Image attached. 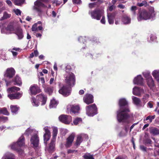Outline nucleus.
Masks as SVG:
<instances>
[{"label":"nucleus","mask_w":159,"mask_h":159,"mask_svg":"<svg viewBox=\"0 0 159 159\" xmlns=\"http://www.w3.org/2000/svg\"><path fill=\"white\" fill-rule=\"evenodd\" d=\"M120 109L116 112V118L119 123H129L130 118V111L128 106V102L125 98H121L119 101Z\"/></svg>","instance_id":"f257e3e1"},{"label":"nucleus","mask_w":159,"mask_h":159,"mask_svg":"<svg viewBox=\"0 0 159 159\" xmlns=\"http://www.w3.org/2000/svg\"><path fill=\"white\" fill-rule=\"evenodd\" d=\"M148 11L146 9L140 10L138 12V19L139 21L142 20H147L153 18L155 16L154 8L153 7H150Z\"/></svg>","instance_id":"f03ea898"},{"label":"nucleus","mask_w":159,"mask_h":159,"mask_svg":"<svg viewBox=\"0 0 159 159\" xmlns=\"http://www.w3.org/2000/svg\"><path fill=\"white\" fill-rule=\"evenodd\" d=\"M20 90V88L16 86L8 88L7 90V97L11 100L19 99L22 95V93L18 92Z\"/></svg>","instance_id":"7ed1b4c3"},{"label":"nucleus","mask_w":159,"mask_h":159,"mask_svg":"<svg viewBox=\"0 0 159 159\" xmlns=\"http://www.w3.org/2000/svg\"><path fill=\"white\" fill-rule=\"evenodd\" d=\"M25 144V138L23 136H21L16 143L11 145V148L16 150L20 154H22L24 151L20 148Z\"/></svg>","instance_id":"20e7f679"},{"label":"nucleus","mask_w":159,"mask_h":159,"mask_svg":"<svg viewBox=\"0 0 159 159\" xmlns=\"http://www.w3.org/2000/svg\"><path fill=\"white\" fill-rule=\"evenodd\" d=\"M104 7L101 6L99 8L97 7L93 11H89V13L93 19L99 20L104 14Z\"/></svg>","instance_id":"39448f33"},{"label":"nucleus","mask_w":159,"mask_h":159,"mask_svg":"<svg viewBox=\"0 0 159 159\" xmlns=\"http://www.w3.org/2000/svg\"><path fill=\"white\" fill-rule=\"evenodd\" d=\"M58 133V129L57 128L55 127L53 129L52 139L51 142L47 147V151L50 153L53 152L55 150V142L56 138Z\"/></svg>","instance_id":"423d86ee"},{"label":"nucleus","mask_w":159,"mask_h":159,"mask_svg":"<svg viewBox=\"0 0 159 159\" xmlns=\"http://www.w3.org/2000/svg\"><path fill=\"white\" fill-rule=\"evenodd\" d=\"M65 80L67 85L71 87L74 86L76 82L75 75L71 72H69L66 77Z\"/></svg>","instance_id":"0eeeda50"},{"label":"nucleus","mask_w":159,"mask_h":159,"mask_svg":"<svg viewBox=\"0 0 159 159\" xmlns=\"http://www.w3.org/2000/svg\"><path fill=\"white\" fill-rule=\"evenodd\" d=\"M86 113L89 116H93L98 113V108L94 103L86 106Z\"/></svg>","instance_id":"6e6552de"},{"label":"nucleus","mask_w":159,"mask_h":159,"mask_svg":"<svg viewBox=\"0 0 159 159\" xmlns=\"http://www.w3.org/2000/svg\"><path fill=\"white\" fill-rule=\"evenodd\" d=\"M71 91V87L67 85H64L61 87L59 92L64 97H67L70 94Z\"/></svg>","instance_id":"1a4fd4ad"},{"label":"nucleus","mask_w":159,"mask_h":159,"mask_svg":"<svg viewBox=\"0 0 159 159\" xmlns=\"http://www.w3.org/2000/svg\"><path fill=\"white\" fill-rule=\"evenodd\" d=\"M31 145L32 147L35 149L39 147V138L37 134L33 135L30 139Z\"/></svg>","instance_id":"9d476101"},{"label":"nucleus","mask_w":159,"mask_h":159,"mask_svg":"<svg viewBox=\"0 0 159 159\" xmlns=\"http://www.w3.org/2000/svg\"><path fill=\"white\" fill-rule=\"evenodd\" d=\"M30 95H35L41 92V89L37 84H34L30 86L29 90Z\"/></svg>","instance_id":"9b49d317"},{"label":"nucleus","mask_w":159,"mask_h":159,"mask_svg":"<svg viewBox=\"0 0 159 159\" xmlns=\"http://www.w3.org/2000/svg\"><path fill=\"white\" fill-rule=\"evenodd\" d=\"M59 119L62 123L66 124H69L71 121L72 117L69 115H61L59 116Z\"/></svg>","instance_id":"f8f14e48"},{"label":"nucleus","mask_w":159,"mask_h":159,"mask_svg":"<svg viewBox=\"0 0 159 159\" xmlns=\"http://www.w3.org/2000/svg\"><path fill=\"white\" fill-rule=\"evenodd\" d=\"M6 85L7 86L11 84V83H13V84L20 86L22 84L21 79L17 75L11 81H8L6 80Z\"/></svg>","instance_id":"ddd939ff"},{"label":"nucleus","mask_w":159,"mask_h":159,"mask_svg":"<svg viewBox=\"0 0 159 159\" xmlns=\"http://www.w3.org/2000/svg\"><path fill=\"white\" fill-rule=\"evenodd\" d=\"M83 101L87 105L92 103L94 102L93 97L90 94H86L84 96Z\"/></svg>","instance_id":"4468645a"},{"label":"nucleus","mask_w":159,"mask_h":159,"mask_svg":"<svg viewBox=\"0 0 159 159\" xmlns=\"http://www.w3.org/2000/svg\"><path fill=\"white\" fill-rule=\"evenodd\" d=\"M43 129L45 132L43 137L44 143L47 145V142L49 140L51 136V133L47 127H45Z\"/></svg>","instance_id":"2eb2a0df"},{"label":"nucleus","mask_w":159,"mask_h":159,"mask_svg":"<svg viewBox=\"0 0 159 159\" xmlns=\"http://www.w3.org/2000/svg\"><path fill=\"white\" fill-rule=\"evenodd\" d=\"M38 101L41 102V105H44L46 104L47 97L43 94H40L36 96Z\"/></svg>","instance_id":"dca6fc26"},{"label":"nucleus","mask_w":159,"mask_h":159,"mask_svg":"<svg viewBox=\"0 0 159 159\" xmlns=\"http://www.w3.org/2000/svg\"><path fill=\"white\" fill-rule=\"evenodd\" d=\"M74 138L75 135L71 134L67 138L65 144V146L66 148H69L71 146Z\"/></svg>","instance_id":"f3484780"},{"label":"nucleus","mask_w":159,"mask_h":159,"mask_svg":"<svg viewBox=\"0 0 159 159\" xmlns=\"http://www.w3.org/2000/svg\"><path fill=\"white\" fill-rule=\"evenodd\" d=\"M15 70L13 68H8L6 70V76L9 78H12L15 75Z\"/></svg>","instance_id":"a211bd4d"},{"label":"nucleus","mask_w":159,"mask_h":159,"mask_svg":"<svg viewBox=\"0 0 159 159\" xmlns=\"http://www.w3.org/2000/svg\"><path fill=\"white\" fill-rule=\"evenodd\" d=\"M34 4L35 6L34 7V9L39 12H41V10L39 8V7H47L44 4L39 1H37L35 2L34 3Z\"/></svg>","instance_id":"6ab92c4d"},{"label":"nucleus","mask_w":159,"mask_h":159,"mask_svg":"<svg viewBox=\"0 0 159 159\" xmlns=\"http://www.w3.org/2000/svg\"><path fill=\"white\" fill-rule=\"evenodd\" d=\"M134 84L137 85H142L143 83V78L140 75H138L134 80Z\"/></svg>","instance_id":"aec40b11"},{"label":"nucleus","mask_w":159,"mask_h":159,"mask_svg":"<svg viewBox=\"0 0 159 159\" xmlns=\"http://www.w3.org/2000/svg\"><path fill=\"white\" fill-rule=\"evenodd\" d=\"M115 15L116 14L114 12L107 13V17L110 24H112L114 23Z\"/></svg>","instance_id":"412c9836"},{"label":"nucleus","mask_w":159,"mask_h":159,"mask_svg":"<svg viewBox=\"0 0 159 159\" xmlns=\"http://www.w3.org/2000/svg\"><path fill=\"white\" fill-rule=\"evenodd\" d=\"M80 108L78 105H72L70 109V112L75 114L79 113Z\"/></svg>","instance_id":"4be33fe9"},{"label":"nucleus","mask_w":159,"mask_h":159,"mask_svg":"<svg viewBox=\"0 0 159 159\" xmlns=\"http://www.w3.org/2000/svg\"><path fill=\"white\" fill-rule=\"evenodd\" d=\"M42 87L44 88L45 92L50 95L53 92V88L51 86H46L45 84H43Z\"/></svg>","instance_id":"5701e85b"},{"label":"nucleus","mask_w":159,"mask_h":159,"mask_svg":"<svg viewBox=\"0 0 159 159\" xmlns=\"http://www.w3.org/2000/svg\"><path fill=\"white\" fill-rule=\"evenodd\" d=\"M18 37L19 39H22L24 37L22 30L20 28H17L15 33Z\"/></svg>","instance_id":"b1692460"},{"label":"nucleus","mask_w":159,"mask_h":159,"mask_svg":"<svg viewBox=\"0 0 159 159\" xmlns=\"http://www.w3.org/2000/svg\"><path fill=\"white\" fill-rule=\"evenodd\" d=\"M84 136L83 134H80L78 135L77 139L75 144V145L77 147L80 146V143L83 141V137Z\"/></svg>","instance_id":"393cba45"},{"label":"nucleus","mask_w":159,"mask_h":159,"mask_svg":"<svg viewBox=\"0 0 159 159\" xmlns=\"http://www.w3.org/2000/svg\"><path fill=\"white\" fill-rule=\"evenodd\" d=\"M142 89L138 87H135L133 90V93L135 95L139 96L140 95L141 90Z\"/></svg>","instance_id":"a878e982"},{"label":"nucleus","mask_w":159,"mask_h":159,"mask_svg":"<svg viewBox=\"0 0 159 159\" xmlns=\"http://www.w3.org/2000/svg\"><path fill=\"white\" fill-rule=\"evenodd\" d=\"M147 82L148 86L150 89L153 87L155 85L154 81L152 78L147 80Z\"/></svg>","instance_id":"bb28decb"},{"label":"nucleus","mask_w":159,"mask_h":159,"mask_svg":"<svg viewBox=\"0 0 159 159\" xmlns=\"http://www.w3.org/2000/svg\"><path fill=\"white\" fill-rule=\"evenodd\" d=\"M152 74L155 79L159 82V70H154L152 72Z\"/></svg>","instance_id":"cd10ccee"},{"label":"nucleus","mask_w":159,"mask_h":159,"mask_svg":"<svg viewBox=\"0 0 159 159\" xmlns=\"http://www.w3.org/2000/svg\"><path fill=\"white\" fill-rule=\"evenodd\" d=\"M122 21L124 24H128L130 22V19L128 16H124L122 17Z\"/></svg>","instance_id":"c85d7f7f"},{"label":"nucleus","mask_w":159,"mask_h":159,"mask_svg":"<svg viewBox=\"0 0 159 159\" xmlns=\"http://www.w3.org/2000/svg\"><path fill=\"white\" fill-rule=\"evenodd\" d=\"M10 109L12 113L16 114L18 111L19 107H17L16 105H11L10 107Z\"/></svg>","instance_id":"c756f323"},{"label":"nucleus","mask_w":159,"mask_h":159,"mask_svg":"<svg viewBox=\"0 0 159 159\" xmlns=\"http://www.w3.org/2000/svg\"><path fill=\"white\" fill-rule=\"evenodd\" d=\"M57 102L54 99L52 100L51 101L49 107L50 108L56 107L57 105Z\"/></svg>","instance_id":"7c9ffc66"},{"label":"nucleus","mask_w":159,"mask_h":159,"mask_svg":"<svg viewBox=\"0 0 159 159\" xmlns=\"http://www.w3.org/2000/svg\"><path fill=\"white\" fill-rule=\"evenodd\" d=\"M152 141L151 139L148 138H147L143 140V143L144 144L147 146H149L150 145L152 144Z\"/></svg>","instance_id":"2f4dec72"},{"label":"nucleus","mask_w":159,"mask_h":159,"mask_svg":"<svg viewBox=\"0 0 159 159\" xmlns=\"http://www.w3.org/2000/svg\"><path fill=\"white\" fill-rule=\"evenodd\" d=\"M82 122V119L81 118L77 117L74 119L73 123L75 125H77L79 123H81Z\"/></svg>","instance_id":"473e14b6"},{"label":"nucleus","mask_w":159,"mask_h":159,"mask_svg":"<svg viewBox=\"0 0 159 159\" xmlns=\"http://www.w3.org/2000/svg\"><path fill=\"white\" fill-rule=\"evenodd\" d=\"M25 0H14V4L17 6H20L23 4Z\"/></svg>","instance_id":"72a5a7b5"},{"label":"nucleus","mask_w":159,"mask_h":159,"mask_svg":"<svg viewBox=\"0 0 159 159\" xmlns=\"http://www.w3.org/2000/svg\"><path fill=\"white\" fill-rule=\"evenodd\" d=\"M132 99L134 103L137 105H139L141 102V100L140 99L134 96L133 98Z\"/></svg>","instance_id":"f704fd0d"},{"label":"nucleus","mask_w":159,"mask_h":159,"mask_svg":"<svg viewBox=\"0 0 159 159\" xmlns=\"http://www.w3.org/2000/svg\"><path fill=\"white\" fill-rule=\"evenodd\" d=\"M31 101L33 106L37 107L39 105V102L37 101L34 97L32 98Z\"/></svg>","instance_id":"c9c22d12"},{"label":"nucleus","mask_w":159,"mask_h":159,"mask_svg":"<svg viewBox=\"0 0 159 159\" xmlns=\"http://www.w3.org/2000/svg\"><path fill=\"white\" fill-rule=\"evenodd\" d=\"M84 159H94L93 156L89 153H85L83 156Z\"/></svg>","instance_id":"e433bc0d"},{"label":"nucleus","mask_w":159,"mask_h":159,"mask_svg":"<svg viewBox=\"0 0 159 159\" xmlns=\"http://www.w3.org/2000/svg\"><path fill=\"white\" fill-rule=\"evenodd\" d=\"M150 132L153 135H157L159 134V130L155 128L152 129L150 130Z\"/></svg>","instance_id":"4c0bfd02"},{"label":"nucleus","mask_w":159,"mask_h":159,"mask_svg":"<svg viewBox=\"0 0 159 159\" xmlns=\"http://www.w3.org/2000/svg\"><path fill=\"white\" fill-rule=\"evenodd\" d=\"M11 16V15L10 14H8L6 12H4L3 13V16L2 17V19H1V20L7 19L9 18Z\"/></svg>","instance_id":"58836bf2"},{"label":"nucleus","mask_w":159,"mask_h":159,"mask_svg":"<svg viewBox=\"0 0 159 159\" xmlns=\"http://www.w3.org/2000/svg\"><path fill=\"white\" fill-rule=\"evenodd\" d=\"M1 113L7 116L9 115V114L7 108L5 107L1 108Z\"/></svg>","instance_id":"ea45409f"},{"label":"nucleus","mask_w":159,"mask_h":159,"mask_svg":"<svg viewBox=\"0 0 159 159\" xmlns=\"http://www.w3.org/2000/svg\"><path fill=\"white\" fill-rule=\"evenodd\" d=\"M137 5L140 7H142L143 6L146 7L148 6V4L147 2L146 1H143L141 3H137Z\"/></svg>","instance_id":"a19ab883"},{"label":"nucleus","mask_w":159,"mask_h":159,"mask_svg":"<svg viewBox=\"0 0 159 159\" xmlns=\"http://www.w3.org/2000/svg\"><path fill=\"white\" fill-rule=\"evenodd\" d=\"M155 116H150L149 115L145 119H144V120H149L150 122H151L153 120L155 119Z\"/></svg>","instance_id":"79ce46f5"},{"label":"nucleus","mask_w":159,"mask_h":159,"mask_svg":"<svg viewBox=\"0 0 159 159\" xmlns=\"http://www.w3.org/2000/svg\"><path fill=\"white\" fill-rule=\"evenodd\" d=\"M2 159H15V156L13 154H10L9 155L5 156L4 157H2Z\"/></svg>","instance_id":"37998d69"},{"label":"nucleus","mask_w":159,"mask_h":159,"mask_svg":"<svg viewBox=\"0 0 159 159\" xmlns=\"http://www.w3.org/2000/svg\"><path fill=\"white\" fill-rule=\"evenodd\" d=\"M127 134L124 130L123 129L118 133V135L120 137H124L126 136Z\"/></svg>","instance_id":"c03bdc74"},{"label":"nucleus","mask_w":159,"mask_h":159,"mask_svg":"<svg viewBox=\"0 0 159 159\" xmlns=\"http://www.w3.org/2000/svg\"><path fill=\"white\" fill-rule=\"evenodd\" d=\"M144 77L146 79V80H148L150 78H152L150 74L148 72H145L143 74Z\"/></svg>","instance_id":"a18cd8bd"},{"label":"nucleus","mask_w":159,"mask_h":159,"mask_svg":"<svg viewBox=\"0 0 159 159\" xmlns=\"http://www.w3.org/2000/svg\"><path fill=\"white\" fill-rule=\"evenodd\" d=\"M97 2H94L93 3H90L89 4V7L90 9H92L97 6Z\"/></svg>","instance_id":"49530a36"},{"label":"nucleus","mask_w":159,"mask_h":159,"mask_svg":"<svg viewBox=\"0 0 159 159\" xmlns=\"http://www.w3.org/2000/svg\"><path fill=\"white\" fill-rule=\"evenodd\" d=\"M149 95L148 94H146L143 96V101L144 103H146L148 101L147 99L149 97Z\"/></svg>","instance_id":"de8ad7c7"},{"label":"nucleus","mask_w":159,"mask_h":159,"mask_svg":"<svg viewBox=\"0 0 159 159\" xmlns=\"http://www.w3.org/2000/svg\"><path fill=\"white\" fill-rule=\"evenodd\" d=\"M7 30L10 31H14V28L13 25H8L7 27Z\"/></svg>","instance_id":"09e8293b"},{"label":"nucleus","mask_w":159,"mask_h":159,"mask_svg":"<svg viewBox=\"0 0 159 159\" xmlns=\"http://www.w3.org/2000/svg\"><path fill=\"white\" fill-rule=\"evenodd\" d=\"M38 25L37 23H35L32 26L31 30L33 31H38Z\"/></svg>","instance_id":"8fccbe9b"},{"label":"nucleus","mask_w":159,"mask_h":159,"mask_svg":"<svg viewBox=\"0 0 159 159\" xmlns=\"http://www.w3.org/2000/svg\"><path fill=\"white\" fill-rule=\"evenodd\" d=\"M78 40L81 43H84L86 42V40L85 38L83 37H80L78 39Z\"/></svg>","instance_id":"3c124183"},{"label":"nucleus","mask_w":159,"mask_h":159,"mask_svg":"<svg viewBox=\"0 0 159 159\" xmlns=\"http://www.w3.org/2000/svg\"><path fill=\"white\" fill-rule=\"evenodd\" d=\"M137 9V7L136 6H133L131 8V10L133 12L134 14L135 15L136 14L135 11Z\"/></svg>","instance_id":"603ef678"},{"label":"nucleus","mask_w":159,"mask_h":159,"mask_svg":"<svg viewBox=\"0 0 159 159\" xmlns=\"http://www.w3.org/2000/svg\"><path fill=\"white\" fill-rule=\"evenodd\" d=\"M14 12L15 14L17 15H21V11L19 9H17L16 10H14Z\"/></svg>","instance_id":"864d4df0"},{"label":"nucleus","mask_w":159,"mask_h":159,"mask_svg":"<svg viewBox=\"0 0 159 159\" xmlns=\"http://www.w3.org/2000/svg\"><path fill=\"white\" fill-rule=\"evenodd\" d=\"M8 120V117L6 116H1V121H3V122H5L7 121Z\"/></svg>","instance_id":"5fc2aeb1"},{"label":"nucleus","mask_w":159,"mask_h":159,"mask_svg":"<svg viewBox=\"0 0 159 159\" xmlns=\"http://www.w3.org/2000/svg\"><path fill=\"white\" fill-rule=\"evenodd\" d=\"M74 4H80L82 3L81 0H72Z\"/></svg>","instance_id":"6e6d98bb"},{"label":"nucleus","mask_w":159,"mask_h":159,"mask_svg":"<svg viewBox=\"0 0 159 159\" xmlns=\"http://www.w3.org/2000/svg\"><path fill=\"white\" fill-rule=\"evenodd\" d=\"M150 37L151 40L152 41L155 40L157 38L156 36L152 34H151Z\"/></svg>","instance_id":"4d7b16f0"},{"label":"nucleus","mask_w":159,"mask_h":159,"mask_svg":"<svg viewBox=\"0 0 159 159\" xmlns=\"http://www.w3.org/2000/svg\"><path fill=\"white\" fill-rule=\"evenodd\" d=\"M102 18L100 20V22L102 24H105L106 23V21H105V16L103 15L102 16Z\"/></svg>","instance_id":"13d9d810"},{"label":"nucleus","mask_w":159,"mask_h":159,"mask_svg":"<svg viewBox=\"0 0 159 159\" xmlns=\"http://www.w3.org/2000/svg\"><path fill=\"white\" fill-rule=\"evenodd\" d=\"M140 149L142 151L144 152L147 151V148L143 145H141L140 146Z\"/></svg>","instance_id":"bf43d9fd"},{"label":"nucleus","mask_w":159,"mask_h":159,"mask_svg":"<svg viewBox=\"0 0 159 159\" xmlns=\"http://www.w3.org/2000/svg\"><path fill=\"white\" fill-rule=\"evenodd\" d=\"M114 8H115L114 6L113 5H112L108 7V10L110 11H111L113 10Z\"/></svg>","instance_id":"052dcab7"},{"label":"nucleus","mask_w":159,"mask_h":159,"mask_svg":"<svg viewBox=\"0 0 159 159\" xmlns=\"http://www.w3.org/2000/svg\"><path fill=\"white\" fill-rule=\"evenodd\" d=\"M12 50H15L16 51L20 52L21 51L20 49L19 48H12Z\"/></svg>","instance_id":"680f3d73"},{"label":"nucleus","mask_w":159,"mask_h":159,"mask_svg":"<svg viewBox=\"0 0 159 159\" xmlns=\"http://www.w3.org/2000/svg\"><path fill=\"white\" fill-rule=\"evenodd\" d=\"M40 81L41 82L42 84H44L45 83L44 78L43 77H41L40 78Z\"/></svg>","instance_id":"e2e57ef3"},{"label":"nucleus","mask_w":159,"mask_h":159,"mask_svg":"<svg viewBox=\"0 0 159 159\" xmlns=\"http://www.w3.org/2000/svg\"><path fill=\"white\" fill-rule=\"evenodd\" d=\"M7 3L10 6H11L12 5V2L11 1L9 0H7L6 1Z\"/></svg>","instance_id":"0e129e2a"},{"label":"nucleus","mask_w":159,"mask_h":159,"mask_svg":"<svg viewBox=\"0 0 159 159\" xmlns=\"http://www.w3.org/2000/svg\"><path fill=\"white\" fill-rule=\"evenodd\" d=\"M96 2H97V7H99V6L100 4L103 3V2L101 0H97Z\"/></svg>","instance_id":"69168bd1"},{"label":"nucleus","mask_w":159,"mask_h":159,"mask_svg":"<svg viewBox=\"0 0 159 159\" xmlns=\"http://www.w3.org/2000/svg\"><path fill=\"white\" fill-rule=\"evenodd\" d=\"M75 151V150L71 149H68L67 150V153L69 154L70 153H73Z\"/></svg>","instance_id":"338daca9"},{"label":"nucleus","mask_w":159,"mask_h":159,"mask_svg":"<svg viewBox=\"0 0 159 159\" xmlns=\"http://www.w3.org/2000/svg\"><path fill=\"white\" fill-rule=\"evenodd\" d=\"M148 106L150 108H152L153 107V106L152 104L150 102H149L148 103Z\"/></svg>","instance_id":"774afa93"}]
</instances>
